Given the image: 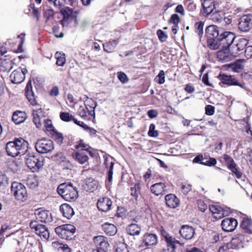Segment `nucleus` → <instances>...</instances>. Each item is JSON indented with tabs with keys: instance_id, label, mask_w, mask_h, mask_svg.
<instances>
[{
	"instance_id": "f257e3e1",
	"label": "nucleus",
	"mask_w": 252,
	"mask_h": 252,
	"mask_svg": "<svg viewBox=\"0 0 252 252\" xmlns=\"http://www.w3.org/2000/svg\"><path fill=\"white\" fill-rule=\"evenodd\" d=\"M207 45L210 49L217 50L219 48L231 49L234 52L233 42L236 38L235 34L230 32L224 31L215 25H210L205 30Z\"/></svg>"
},
{
	"instance_id": "f03ea898",
	"label": "nucleus",
	"mask_w": 252,
	"mask_h": 252,
	"mask_svg": "<svg viewBox=\"0 0 252 252\" xmlns=\"http://www.w3.org/2000/svg\"><path fill=\"white\" fill-rule=\"evenodd\" d=\"M28 143L23 138H17L7 143L6 150L7 154L13 157L24 155L27 150Z\"/></svg>"
},
{
	"instance_id": "7ed1b4c3",
	"label": "nucleus",
	"mask_w": 252,
	"mask_h": 252,
	"mask_svg": "<svg viewBox=\"0 0 252 252\" xmlns=\"http://www.w3.org/2000/svg\"><path fill=\"white\" fill-rule=\"evenodd\" d=\"M59 194L65 200L74 201L78 197L77 188L70 183H64L60 184L57 188Z\"/></svg>"
},
{
	"instance_id": "20e7f679",
	"label": "nucleus",
	"mask_w": 252,
	"mask_h": 252,
	"mask_svg": "<svg viewBox=\"0 0 252 252\" xmlns=\"http://www.w3.org/2000/svg\"><path fill=\"white\" fill-rule=\"evenodd\" d=\"M55 231L56 234L62 239L71 240L74 237L76 228L72 224H65L57 227Z\"/></svg>"
},
{
	"instance_id": "39448f33",
	"label": "nucleus",
	"mask_w": 252,
	"mask_h": 252,
	"mask_svg": "<svg viewBox=\"0 0 252 252\" xmlns=\"http://www.w3.org/2000/svg\"><path fill=\"white\" fill-rule=\"evenodd\" d=\"M161 234L166 242L168 250L174 252L176 250L183 251L184 244L177 240L175 238L170 235L164 229L161 230Z\"/></svg>"
},
{
	"instance_id": "423d86ee",
	"label": "nucleus",
	"mask_w": 252,
	"mask_h": 252,
	"mask_svg": "<svg viewBox=\"0 0 252 252\" xmlns=\"http://www.w3.org/2000/svg\"><path fill=\"white\" fill-rule=\"evenodd\" d=\"M25 163L27 167L33 172L38 171L43 165V160L33 154H27L25 157Z\"/></svg>"
},
{
	"instance_id": "0eeeda50",
	"label": "nucleus",
	"mask_w": 252,
	"mask_h": 252,
	"mask_svg": "<svg viewBox=\"0 0 252 252\" xmlns=\"http://www.w3.org/2000/svg\"><path fill=\"white\" fill-rule=\"evenodd\" d=\"M218 78L220 81L221 83L226 85L228 86H239L244 90H247L245 83L240 82L234 76L226 75L225 74H220Z\"/></svg>"
},
{
	"instance_id": "6e6552de",
	"label": "nucleus",
	"mask_w": 252,
	"mask_h": 252,
	"mask_svg": "<svg viewBox=\"0 0 252 252\" xmlns=\"http://www.w3.org/2000/svg\"><path fill=\"white\" fill-rule=\"evenodd\" d=\"M11 188V192L17 200L24 201L27 199V189L23 184L15 182L12 184Z\"/></svg>"
},
{
	"instance_id": "1a4fd4ad",
	"label": "nucleus",
	"mask_w": 252,
	"mask_h": 252,
	"mask_svg": "<svg viewBox=\"0 0 252 252\" xmlns=\"http://www.w3.org/2000/svg\"><path fill=\"white\" fill-rule=\"evenodd\" d=\"M33 121L37 128H42V125H43V129L46 131L47 130V118L44 115L41 109L37 110H33Z\"/></svg>"
},
{
	"instance_id": "9d476101",
	"label": "nucleus",
	"mask_w": 252,
	"mask_h": 252,
	"mask_svg": "<svg viewBox=\"0 0 252 252\" xmlns=\"http://www.w3.org/2000/svg\"><path fill=\"white\" fill-rule=\"evenodd\" d=\"M48 133L52 138L59 145L63 143V136L51 124V121L48 119Z\"/></svg>"
},
{
	"instance_id": "9b49d317",
	"label": "nucleus",
	"mask_w": 252,
	"mask_h": 252,
	"mask_svg": "<svg viewBox=\"0 0 252 252\" xmlns=\"http://www.w3.org/2000/svg\"><path fill=\"white\" fill-rule=\"evenodd\" d=\"M238 28L243 32H248L252 28V15H244L240 18Z\"/></svg>"
},
{
	"instance_id": "f8f14e48",
	"label": "nucleus",
	"mask_w": 252,
	"mask_h": 252,
	"mask_svg": "<svg viewBox=\"0 0 252 252\" xmlns=\"http://www.w3.org/2000/svg\"><path fill=\"white\" fill-rule=\"evenodd\" d=\"M63 19L61 20V24L63 26H67L73 20L76 21V17L73 13L72 8L68 7H65L63 10Z\"/></svg>"
},
{
	"instance_id": "ddd939ff",
	"label": "nucleus",
	"mask_w": 252,
	"mask_h": 252,
	"mask_svg": "<svg viewBox=\"0 0 252 252\" xmlns=\"http://www.w3.org/2000/svg\"><path fill=\"white\" fill-rule=\"evenodd\" d=\"M238 225L237 220L234 218H228L221 221V226L223 231L232 232L235 230Z\"/></svg>"
},
{
	"instance_id": "4468645a",
	"label": "nucleus",
	"mask_w": 252,
	"mask_h": 252,
	"mask_svg": "<svg viewBox=\"0 0 252 252\" xmlns=\"http://www.w3.org/2000/svg\"><path fill=\"white\" fill-rule=\"evenodd\" d=\"M112 201L108 197L100 198L97 202V207L101 212H107L111 209Z\"/></svg>"
},
{
	"instance_id": "2eb2a0df",
	"label": "nucleus",
	"mask_w": 252,
	"mask_h": 252,
	"mask_svg": "<svg viewBox=\"0 0 252 252\" xmlns=\"http://www.w3.org/2000/svg\"><path fill=\"white\" fill-rule=\"evenodd\" d=\"M201 4L203 7L202 13L205 16L212 13L216 8L214 0H203Z\"/></svg>"
},
{
	"instance_id": "dca6fc26",
	"label": "nucleus",
	"mask_w": 252,
	"mask_h": 252,
	"mask_svg": "<svg viewBox=\"0 0 252 252\" xmlns=\"http://www.w3.org/2000/svg\"><path fill=\"white\" fill-rule=\"evenodd\" d=\"M179 233L183 238L189 240L193 237L195 232L193 227L189 225H183Z\"/></svg>"
},
{
	"instance_id": "f3484780",
	"label": "nucleus",
	"mask_w": 252,
	"mask_h": 252,
	"mask_svg": "<svg viewBox=\"0 0 252 252\" xmlns=\"http://www.w3.org/2000/svg\"><path fill=\"white\" fill-rule=\"evenodd\" d=\"M86 108L88 110L89 116L94 117V108L96 107L95 102L92 99L89 98L87 95L84 96V99Z\"/></svg>"
},
{
	"instance_id": "a211bd4d",
	"label": "nucleus",
	"mask_w": 252,
	"mask_h": 252,
	"mask_svg": "<svg viewBox=\"0 0 252 252\" xmlns=\"http://www.w3.org/2000/svg\"><path fill=\"white\" fill-rule=\"evenodd\" d=\"M25 95L32 105H34L36 104L31 81H29L27 84L25 89Z\"/></svg>"
},
{
	"instance_id": "6ab92c4d",
	"label": "nucleus",
	"mask_w": 252,
	"mask_h": 252,
	"mask_svg": "<svg viewBox=\"0 0 252 252\" xmlns=\"http://www.w3.org/2000/svg\"><path fill=\"white\" fill-rule=\"evenodd\" d=\"M11 81L13 84H20L25 79V76L20 70H14L10 76Z\"/></svg>"
},
{
	"instance_id": "aec40b11",
	"label": "nucleus",
	"mask_w": 252,
	"mask_h": 252,
	"mask_svg": "<svg viewBox=\"0 0 252 252\" xmlns=\"http://www.w3.org/2000/svg\"><path fill=\"white\" fill-rule=\"evenodd\" d=\"M166 205L170 208H175L179 204V199L173 194H169L165 196Z\"/></svg>"
},
{
	"instance_id": "412c9836",
	"label": "nucleus",
	"mask_w": 252,
	"mask_h": 252,
	"mask_svg": "<svg viewBox=\"0 0 252 252\" xmlns=\"http://www.w3.org/2000/svg\"><path fill=\"white\" fill-rule=\"evenodd\" d=\"M60 210L64 217L70 219L74 214V212L72 207L67 204L64 203L61 205Z\"/></svg>"
},
{
	"instance_id": "4be33fe9",
	"label": "nucleus",
	"mask_w": 252,
	"mask_h": 252,
	"mask_svg": "<svg viewBox=\"0 0 252 252\" xmlns=\"http://www.w3.org/2000/svg\"><path fill=\"white\" fill-rule=\"evenodd\" d=\"M166 186L163 183H158L151 187V192L157 196L163 194L165 192Z\"/></svg>"
},
{
	"instance_id": "5701e85b",
	"label": "nucleus",
	"mask_w": 252,
	"mask_h": 252,
	"mask_svg": "<svg viewBox=\"0 0 252 252\" xmlns=\"http://www.w3.org/2000/svg\"><path fill=\"white\" fill-rule=\"evenodd\" d=\"M104 164L105 167L108 169V181L111 183L113 179V169L114 163L112 161V158H105Z\"/></svg>"
},
{
	"instance_id": "b1692460",
	"label": "nucleus",
	"mask_w": 252,
	"mask_h": 252,
	"mask_svg": "<svg viewBox=\"0 0 252 252\" xmlns=\"http://www.w3.org/2000/svg\"><path fill=\"white\" fill-rule=\"evenodd\" d=\"M98 186V182L93 178H87L85 180L84 188L90 192H93L96 190Z\"/></svg>"
},
{
	"instance_id": "393cba45",
	"label": "nucleus",
	"mask_w": 252,
	"mask_h": 252,
	"mask_svg": "<svg viewBox=\"0 0 252 252\" xmlns=\"http://www.w3.org/2000/svg\"><path fill=\"white\" fill-rule=\"evenodd\" d=\"M26 118L27 115L25 112L17 111L13 113L12 120L15 124L18 125L24 122Z\"/></svg>"
},
{
	"instance_id": "a878e982",
	"label": "nucleus",
	"mask_w": 252,
	"mask_h": 252,
	"mask_svg": "<svg viewBox=\"0 0 252 252\" xmlns=\"http://www.w3.org/2000/svg\"><path fill=\"white\" fill-rule=\"evenodd\" d=\"M232 52L231 49H227L226 50L225 49H221L217 53V58L219 61L222 62H227L230 61L231 57L229 55V52Z\"/></svg>"
},
{
	"instance_id": "bb28decb",
	"label": "nucleus",
	"mask_w": 252,
	"mask_h": 252,
	"mask_svg": "<svg viewBox=\"0 0 252 252\" xmlns=\"http://www.w3.org/2000/svg\"><path fill=\"white\" fill-rule=\"evenodd\" d=\"M37 152L40 154L47 153V141L45 138L38 140L35 144Z\"/></svg>"
},
{
	"instance_id": "cd10ccee",
	"label": "nucleus",
	"mask_w": 252,
	"mask_h": 252,
	"mask_svg": "<svg viewBox=\"0 0 252 252\" xmlns=\"http://www.w3.org/2000/svg\"><path fill=\"white\" fill-rule=\"evenodd\" d=\"M143 242L146 246H153L157 243V237L156 234L149 233L144 236Z\"/></svg>"
},
{
	"instance_id": "c85d7f7f",
	"label": "nucleus",
	"mask_w": 252,
	"mask_h": 252,
	"mask_svg": "<svg viewBox=\"0 0 252 252\" xmlns=\"http://www.w3.org/2000/svg\"><path fill=\"white\" fill-rule=\"evenodd\" d=\"M72 156L75 160L82 164L87 162L89 159L88 156L82 152H74Z\"/></svg>"
},
{
	"instance_id": "c756f323",
	"label": "nucleus",
	"mask_w": 252,
	"mask_h": 252,
	"mask_svg": "<svg viewBox=\"0 0 252 252\" xmlns=\"http://www.w3.org/2000/svg\"><path fill=\"white\" fill-rule=\"evenodd\" d=\"M22 234V230H19L9 236V239L13 245H19L20 240L23 237Z\"/></svg>"
},
{
	"instance_id": "7c9ffc66",
	"label": "nucleus",
	"mask_w": 252,
	"mask_h": 252,
	"mask_svg": "<svg viewBox=\"0 0 252 252\" xmlns=\"http://www.w3.org/2000/svg\"><path fill=\"white\" fill-rule=\"evenodd\" d=\"M210 211L214 215L216 219H220L224 216L223 209L220 206L216 205H211L210 206Z\"/></svg>"
},
{
	"instance_id": "2f4dec72",
	"label": "nucleus",
	"mask_w": 252,
	"mask_h": 252,
	"mask_svg": "<svg viewBox=\"0 0 252 252\" xmlns=\"http://www.w3.org/2000/svg\"><path fill=\"white\" fill-rule=\"evenodd\" d=\"M102 229L107 234L110 236L114 235L117 232V228L113 224L105 223L102 225Z\"/></svg>"
},
{
	"instance_id": "473e14b6",
	"label": "nucleus",
	"mask_w": 252,
	"mask_h": 252,
	"mask_svg": "<svg viewBox=\"0 0 252 252\" xmlns=\"http://www.w3.org/2000/svg\"><path fill=\"white\" fill-rule=\"evenodd\" d=\"M248 43V40L244 38H240L238 42L236 44H234V48H233V53H237L238 51H240L244 49Z\"/></svg>"
},
{
	"instance_id": "72a5a7b5",
	"label": "nucleus",
	"mask_w": 252,
	"mask_h": 252,
	"mask_svg": "<svg viewBox=\"0 0 252 252\" xmlns=\"http://www.w3.org/2000/svg\"><path fill=\"white\" fill-rule=\"evenodd\" d=\"M35 232L41 238L47 240V228L43 224H38L35 227Z\"/></svg>"
},
{
	"instance_id": "f704fd0d",
	"label": "nucleus",
	"mask_w": 252,
	"mask_h": 252,
	"mask_svg": "<svg viewBox=\"0 0 252 252\" xmlns=\"http://www.w3.org/2000/svg\"><path fill=\"white\" fill-rule=\"evenodd\" d=\"M127 233L130 235H138L141 231V228L137 224L132 223L126 228Z\"/></svg>"
},
{
	"instance_id": "c9c22d12",
	"label": "nucleus",
	"mask_w": 252,
	"mask_h": 252,
	"mask_svg": "<svg viewBox=\"0 0 252 252\" xmlns=\"http://www.w3.org/2000/svg\"><path fill=\"white\" fill-rule=\"evenodd\" d=\"M119 41L118 40H112L103 44L104 50L108 53H111L114 50Z\"/></svg>"
},
{
	"instance_id": "e433bc0d",
	"label": "nucleus",
	"mask_w": 252,
	"mask_h": 252,
	"mask_svg": "<svg viewBox=\"0 0 252 252\" xmlns=\"http://www.w3.org/2000/svg\"><path fill=\"white\" fill-rule=\"evenodd\" d=\"M131 195L137 200L139 194L140 193V184L139 182L133 183L131 185Z\"/></svg>"
},
{
	"instance_id": "4c0bfd02",
	"label": "nucleus",
	"mask_w": 252,
	"mask_h": 252,
	"mask_svg": "<svg viewBox=\"0 0 252 252\" xmlns=\"http://www.w3.org/2000/svg\"><path fill=\"white\" fill-rule=\"evenodd\" d=\"M242 227L248 233H252V221L248 219H244L241 223Z\"/></svg>"
},
{
	"instance_id": "58836bf2",
	"label": "nucleus",
	"mask_w": 252,
	"mask_h": 252,
	"mask_svg": "<svg viewBox=\"0 0 252 252\" xmlns=\"http://www.w3.org/2000/svg\"><path fill=\"white\" fill-rule=\"evenodd\" d=\"M26 182L27 186L31 189H34L38 185L37 179L33 175L28 176Z\"/></svg>"
},
{
	"instance_id": "ea45409f",
	"label": "nucleus",
	"mask_w": 252,
	"mask_h": 252,
	"mask_svg": "<svg viewBox=\"0 0 252 252\" xmlns=\"http://www.w3.org/2000/svg\"><path fill=\"white\" fill-rule=\"evenodd\" d=\"M55 58L57 59L56 64L58 66H63L64 65L66 61L65 54L64 53L57 52L55 54Z\"/></svg>"
},
{
	"instance_id": "a19ab883",
	"label": "nucleus",
	"mask_w": 252,
	"mask_h": 252,
	"mask_svg": "<svg viewBox=\"0 0 252 252\" xmlns=\"http://www.w3.org/2000/svg\"><path fill=\"white\" fill-rule=\"evenodd\" d=\"M35 214L36 216V219L41 222H46L47 220V211H41L36 210L35 212Z\"/></svg>"
},
{
	"instance_id": "79ce46f5",
	"label": "nucleus",
	"mask_w": 252,
	"mask_h": 252,
	"mask_svg": "<svg viewBox=\"0 0 252 252\" xmlns=\"http://www.w3.org/2000/svg\"><path fill=\"white\" fill-rule=\"evenodd\" d=\"M52 246L53 248H55V251H70L69 248L68 247L67 245L60 243L58 241H55L53 242L52 244Z\"/></svg>"
},
{
	"instance_id": "37998d69",
	"label": "nucleus",
	"mask_w": 252,
	"mask_h": 252,
	"mask_svg": "<svg viewBox=\"0 0 252 252\" xmlns=\"http://www.w3.org/2000/svg\"><path fill=\"white\" fill-rule=\"evenodd\" d=\"M244 60L237 61L233 65L232 69L233 71L236 72H240L244 67Z\"/></svg>"
},
{
	"instance_id": "c03bdc74",
	"label": "nucleus",
	"mask_w": 252,
	"mask_h": 252,
	"mask_svg": "<svg viewBox=\"0 0 252 252\" xmlns=\"http://www.w3.org/2000/svg\"><path fill=\"white\" fill-rule=\"evenodd\" d=\"M203 27L204 23L201 21H199L195 24V32L198 34L200 38L202 37L203 34Z\"/></svg>"
},
{
	"instance_id": "a18cd8bd",
	"label": "nucleus",
	"mask_w": 252,
	"mask_h": 252,
	"mask_svg": "<svg viewBox=\"0 0 252 252\" xmlns=\"http://www.w3.org/2000/svg\"><path fill=\"white\" fill-rule=\"evenodd\" d=\"M109 246V243L107 239L105 238L103 242L96 248L97 252H106L107 248Z\"/></svg>"
},
{
	"instance_id": "49530a36",
	"label": "nucleus",
	"mask_w": 252,
	"mask_h": 252,
	"mask_svg": "<svg viewBox=\"0 0 252 252\" xmlns=\"http://www.w3.org/2000/svg\"><path fill=\"white\" fill-rule=\"evenodd\" d=\"M115 252H128L127 250L126 245L124 243L119 242L116 243L115 246Z\"/></svg>"
},
{
	"instance_id": "de8ad7c7",
	"label": "nucleus",
	"mask_w": 252,
	"mask_h": 252,
	"mask_svg": "<svg viewBox=\"0 0 252 252\" xmlns=\"http://www.w3.org/2000/svg\"><path fill=\"white\" fill-rule=\"evenodd\" d=\"M156 82L159 84H162L165 82V73L163 70H160L158 74L155 79Z\"/></svg>"
},
{
	"instance_id": "09e8293b",
	"label": "nucleus",
	"mask_w": 252,
	"mask_h": 252,
	"mask_svg": "<svg viewBox=\"0 0 252 252\" xmlns=\"http://www.w3.org/2000/svg\"><path fill=\"white\" fill-rule=\"evenodd\" d=\"M60 116L61 120L64 122H69L74 119V117L67 112H61Z\"/></svg>"
},
{
	"instance_id": "8fccbe9b",
	"label": "nucleus",
	"mask_w": 252,
	"mask_h": 252,
	"mask_svg": "<svg viewBox=\"0 0 252 252\" xmlns=\"http://www.w3.org/2000/svg\"><path fill=\"white\" fill-rule=\"evenodd\" d=\"M9 179L2 172H0V187L5 186L8 184Z\"/></svg>"
},
{
	"instance_id": "3c124183",
	"label": "nucleus",
	"mask_w": 252,
	"mask_h": 252,
	"mask_svg": "<svg viewBox=\"0 0 252 252\" xmlns=\"http://www.w3.org/2000/svg\"><path fill=\"white\" fill-rule=\"evenodd\" d=\"M148 134L150 136L153 137H156L158 136V131L155 130V125L154 124L150 125Z\"/></svg>"
},
{
	"instance_id": "603ef678",
	"label": "nucleus",
	"mask_w": 252,
	"mask_h": 252,
	"mask_svg": "<svg viewBox=\"0 0 252 252\" xmlns=\"http://www.w3.org/2000/svg\"><path fill=\"white\" fill-rule=\"evenodd\" d=\"M48 2L51 5L52 4L56 7H60L64 4L65 0H48Z\"/></svg>"
},
{
	"instance_id": "864d4df0",
	"label": "nucleus",
	"mask_w": 252,
	"mask_h": 252,
	"mask_svg": "<svg viewBox=\"0 0 252 252\" xmlns=\"http://www.w3.org/2000/svg\"><path fill=\"white\" fill-rule=\"evenodd\" d=\"M157 34L159 40L162 42L165 41L167 38V35L161 30H158L157 31Z\"/></svg>"
},
{
	"instance_id": "5fc2aeb1",
	"label": "nucleus",
	"mask_w": 252,
	"mask_h": 252,
	"mask_svg": "<svg viewBox=\"0 0 252 252\" xmlns=\"http://www.w3.org/2000/svg\"><path fill=\"white\" fill-rule=\"evenodd\" d=\"M118 78L119 80L123 84L127 83L128 81L127 75L124 72H118Z\"/></svg>"
},
{
	"instance_id": "6e6d98bb",
	"label": "nucleus",
	"mask_w": 252,
	"mask_h": 252,
	"mask_svg": "<svg viewBox=\"0 0 252 252\" xmlns=\"http://www.w3.org/2000/svg\"><path fill=\"white\" fill-rule=\"evenodd\" d=\"M78 114L80 117L84 119H86L88 117V110L83 106H80L79 110H78Z\"/></svg>"
},
{
	"instance_id": "4d7b16f0",
	"label": "nucleus",
	"mask_w": 252,
	"mask_h": 252,
	"mask_svg": "<svg viewBox=\"0 0 252 252\" xmlns=\"http://www.w3.org/2000/svg\"><path fill=\"white\" fill-rule=\"evenodd\" d=\"M103 236L99 235L94 237V241L96 246V248L98 246L103 242V240L105 238Z\"/></svg>"
},
{
	"instance_id": "13d9d810",
	"label": "nucleus",
	"mask_w": 252,
	"mask_h": 252,
	"mask_svg": "<svg viewBox=\"0 0 252 252\" xmlns=\"http://www.w3.org/2000/svg\"><path fill=\"white\" fill-rule=\"evenodd\" d=\"M180 18L176 14H172L170 19V22L174 25H178L180 22Z\"/></svg>"
},
{
	"instance_id": "bf43d9fd",
	"label": "nucleus",
	"mask_w": 252,
	"mask_h": 252,
	"mask_svg": "<svg viewBox=\"0 0 252 252\" xmlns=\"http://www.w3.org/2000/svg\"><path fill=\"white\" fill-rule=\"evenodd\" d=\"M217 163V160L215 158H210L206 162H201V164L206 166H214Z\"/></svg>"
},
{
	"instance_id": "052dcab7",
	"label": "nucleus",
	"mask_w": 252,
	"mask_h": 252,
	"mask_svg": "<svg viewBox=\"0 0 252 252\" xmlns=\"http://www.w3.org/2000/svg\"><path fill=\"white\" fill-rule=\"evenodd\" d=\"M205 111L207 115H213L215 113V107L211 105H208L205 107Z\"/></svg>"
},
{
	"instance_id": "680f3d73",
	"label": "nucleus",
	"mask_w": 252,
	"mask_h": 252,
	"mask_svg": "<svg viewBox=\"0 0 252 252\" xmlns=\"http://www.w3.org/2000/svg\"><path fill=\"white\" fill-rule=\"evenodd\" d=\"M181 189L184 194H188L191 189V186L190 184L182 185Z\"/></svg>"
},
{
	"instance_id": "e2e57ef3",
	"label": "nucleus",
	"mask_w": 252,
	"mask_h": 252,
	"mask_svg": "<svg viewBox=\"0 0 252 252\" xmlns=\"http://www.w3.org/2000/svg\"><path fill=\"white\" fill-rule=\"evenodd\" d=\"M50 95L51 96H57L59 95V89L57 86H54L50 91Z\"/></svg>"
},
{
	"instance_id": "0e129e2a",
	"label": "nucleus",
	"mask_w": 252,
	"mask_h": 252,
	"mask_svg": "<svg viewBox=\"0 0 252 252\" xmlns=\"http://www.w3.org/2000/svg\"><path fill=\"white\" fill-rule=\"evenodd\" d=\"M53 160L58 162H61L63 161L64 157L62 153L56 154L55 156L52 157Z\"/></svg>"
},
{
	"instance_id": "69168bd1",
	"label": "nucleus",
	"mask_w": 252,
	"mask_h": 252,
	"mask_svg": "<svg viewBox=\"0 0 252 252\" xmlns=\"http://www.w3.org/2000/svg\"><path fill=\"white\" fill-rule=\"evenodd\" d=\"M197 205L199 209L204 212L206 210L207 206L202 200H199L197 201Z\"/></svg>"
},
{
	"instance_id": "338daca9",
	"label": "nucleus",
	"mask_w": 252,
	"mask_h": 252,
	"mask_svg": "<svg viewBox=\"0 0 252 252\" xmlns=\"http://www.w3.org/2000/svg\"><path fill=\"white\" fill-rule=\"evenodd\" d=\"M7 53V50L5 48L0 46V60H5V55Z\"/></svg>"
},
{
	"instance_id": "774afa93",
	"label": "nucleus",
	"mask_w": 252,
	"mask_h": 252,
	"mask_svg": "<svg viewBox=\"0 0 252 252\" xmlns=\"http://www.w3.org/2000/svg\"><path fill=\"white\" fill-rule=\"evenodd\" d=\"M245 56L248 58L252 57V46H249L246 48Z\"/></svg>"
}]
</instances>
